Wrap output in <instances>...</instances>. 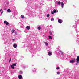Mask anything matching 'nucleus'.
I'll return each mask as SVG.
<instances>
[{"mask_svg":"<svg viewBox=\"0 0 79 79\" xmlns=\"http://www.w3.org/2000/svg\"><path fill=\"white\" fill-rule=\"evenodd\" d=\"M58 23L59 24H61L63 23V20L61 19H58Z\"/></svg>","mask_w":79,"mask_h":79,"instance_id":"f257e3e1","label":"nucleus"},{"mask_svg":"<svg viewBox=\"0 0 79 79\" xmlns=\"http://www.w3.org/2000/svg\"><path fill=\"white\" fill-rule=\"evenodd\" d=\"M76 60H77L76 62L77 63H79V56H77Z\"/></svg>","mask_w":79,"mask_h":79,"instance_id":"f03ea898","label":"nucleus"},{"mask_svg":"<svg viewBox=\"0 0 79 79\" xmlns=\"http://www.w3.org/2000/svg\"><path fill=\"white\" fill-rule=\"evenodd\" d=\"M4 24H5L7 26L9 24V23L8 22L6 21H4Z\"/></svg>","mask_w":79,"mask_h":79,"instance_id":"7ed1b4c3","label":"nucleus"},{"mask_svg":"<svg viewBox=\"0 0 79 79\" xmlns=\"http://www.w3.org/2000/svg\"><path fill=\"white\" fill-rule=\"evenodd\" d=\"M13 47L14 48H17V47H18V45L16 43H14L13 44Z\"/></svg>","mask_w":79,"mask_h":79,"instance_id":"20e7f679","label":"nucleus"},{"mask_svg":"<svg viewBox=\"0 0 79 79\" xmlns=\"http://www.w3.org/2000/svg\"><path fill=\"white\" fill-rule=\"evenodd\" d=\"M76 43L78 45H79V38H78L76 40Z\"/></svg>","mask_w":79,"mask_h":79,"instance_id":"39448f33","label":"nucleus"},{"mask_svg":"<svg viewBox=\"0 0 79 79\" xmlns=\"http://www.w3.org/2000/svg\"><path fill=\"white\" fill-rule=\"evenodd\" d=\"M18 78L19 79H21L23 78V76L21 75H19L18 76Z\"/></svg>","mask_w":79,"mask_h":79,"instance_id":"423d86ee","label":"nucleus"},{"mask_svg":"<svg viewBox=\"0 0 79 79\" xmlns=\"http://www.w3.org/2000/svg\"><path fill=\"white\" fill-rule=\"evenodd\" d=\"M75 61V59H74L73 60H71L70 61V63H74V62Z\"/></svg>","mask_w":79,"mask_h":79,"instance_id":"0eeeda50","label":"nucleus"},{"mask_svg":"<svg viewBox=\"0 0 79 79\" xmlns=\"http://www.w3.org/2000/svg\"><path fill=\"white\" fill-rule=\"evenodd\" d=\"M64 3L63 2H61V7L62 8H64Z\"/></svg>","mask_w":79,"mask_h":79,"instance_id":"6e6552de","label":"nucleus"},{"mask_svg":"<svg viewBox=\"0 0 79 79\" xmlns=\"http://www.w3.org/2000/svg\"><path fill=\"white\" fill-rule=\"evenodd\" d=\"M48 54L49 56H51L52 55V52L49 51L48 52Z\"/></svg>","mask_w":79,"mask_h":79,"instance_id":"1a4fd4ad","label":"nucleus"},{"mask_svg":"<svg viewBox=\"0 0 79 79\" xmlns=\"http://www.w3.org/2000/svg\"><path fill=\"white\" fill-rule=\"evenodd\" d=\"M11 10L10 9H8L7 10V12H8V13H11Z\"/></svg>","mask_w":79,"mask_h":79,"instance_id":"9d476101","label":"nucleus"},{"mask_svg":"<svg viewBox=\"0 0 79 79\" xmlns=\"http://www.w3.org/2000/svg\"><path fill=\"white\" fill-rule=\"evenodd\" d=\"M26 28L28 30H29L30 29V27L27 26L26 27Z\"/></svg>","mask_w":79,"mask_h":79,"instance_id":"9b49d317","label":"nucleus"},{"mask_svg":"<svg viewBox=\"0 0 79 79\" xmlns=\"http://www.w3.org/2000/svg\"><path fill=\"white\" fill-rule=\"evenodd\" d=\"M63 2H64V4H66V3L67 1L65 0H63Z\"/></svg>","mask_w":79,"mask_h":79,"instance_id":"f8f14e48","label":"nucleus"},{"mask_svg":"<svg viewBox=\"0 0 79 79\" xmlns=\"http://www.w3.org/2000/svg\"><path fill=\"white\" fill-rule=\"evenodd\" d=\"M61 3L60 1H59L57 2V4H58V5H60Z\"/></svg>","mask_w":79,"mask_h":79,"instance_id":"ddd939ff","label":"nucleus"},{"mask_svg":"<svg viewBox=\"0 0 79 79\" xmlns=\"http://www.w3.org/2000/svg\"><path fill=\"white\" fill-rule=\"evenodd\" d=\"M52 32H53V33H54V31H50L49 34L50 35H51L52 34Z\"/></svg>","mask_w":79,"mask_h":79,"instance_id":"4468645a","label":"nucleus"},{"mask_svg":"<svg viewBox=\"0 0 79 79\" xmlns=\"http://www.w3.org/2000/svg\"><path fill=\"white\" fill-rule=\"evenodd\" d=\"M49 39L51 40L52 39V37L51 36H48Z\"/></svg>","mask_w":79,"mask_h":79,"instance_id":"2eb2a0df","label":"nucleus"},{"mask_svg":"<svg viewBox=\"0 0 79 79\" xmlns=\"http://www.w3.org/2000/svg\"><path fill=\"white\" fill-rule=\"evenodd\" d=\"M12 65L14 66H16V63L13 64Z\"/></svg>","mask_w":79,"mask_h":79,"instance_id":"dca6fc26","label":"nucleus"},{"mask_svg":"<svg viewBox=\"0 0 79 79\" xmlns=\"http://www.w3.org/2000/svg\"><path fill=\"white\" fill-rule=\"evenodd\" d=\"M44 43L45 44V45L46 46H47V45H48V43H47V42H44Z\"/></svg>","mask_w":79,"mask_h":79,"instance_id":"f3484780","label":"nucleus"},{"mask_svg":"<svg viewBox=\"0 0 79 79\" xmlns=\"http://www.w3.org/2000/svg\"><path fill=\"white\" fill-rule=\"evenodd\" d=\"M15 30L14 29H13L12 30L11 32L12 33H13L15 32Z\"/></svg>","mask_w":79,"mask_h":79,"instance_id":"a211bd4d","label":"nucleus"},{"mask_svg":"<svg viewBox=\"0 0 79 79\" xmlns=\"http://www.w3.org/2000/svg\"><path fill=\"white\" fill-rule=\"evenodd\" d=\"M46 16H47V18H48V17H49V16H50V14H48Z\"/></svg>","mask_w":79,"mask_h":79,"instance_id":"6ab92c4d","label":"nucleus"},{"mask_svg":"<svg viewBox=\"0 0 79 79\" xmlns=\"http://www.w3.org/2000/svg\"><path fill=\"white\" fill-rule=\"evenodd\" d=\"M53 12L54 13H56V10L54 9L53 10Z\"/></svg>","mask_w":79,"mask_h":79,"instance_id":"aec40b11","label":"nucleus"},{"mask_svg":"<svg viewBox=\"0 0 79 79\" xmlns=\"http://www.w3.org/2000/svg\"><path fill=\"white\" fill-rule=\"evenodd\" d=\"M59 53H61V54H63V52L61 51H60Z\"/></svg>","mask_w":79,"mask_h":79,"instance_id":"412c9836","label":"nucleus"},{"mask_svg":"<svg viewBox=\"0 0 79 79\" xmlns=\"http://www.w3.org/2000/svg\"><path fill=\"white\" fill-rule=\"evenodd\" d=\"M21 18H24V16L23 15H22L21 16Z\"/></svg>","mask_w":79,"mask_h":79,"instance_id":"4be33fe9","label":"nucleus"},{"mask_svg":"<svg viewBox=\"0 0 79 79\" xmlns=\"http://www.w3.org/2000/svg\"><path fill=\"white\" fill-rule=\"evenodd\" d=\"M51 21H54V18H52L51 19Z\"/></svg>","mask_w":79,"mask_h":79,"instance_id":"5701e85b","label":"nucleus"},{"mask_svg":"<svg viewBox=\"0 0 79 79\" xmlns=\"http://www.w3.org/2000/svg\"><path fill=\"white\" fill-rule=\"evenodd\" d=\"M11 68H12V69H15V67H14V66L11 65Z\"/></svg>","mask_w":79,"mask_h":79,"instance_id":"b1692460","label":"nucleus"},{"mask_svg":"<svg viewBox=\"0 0 79 79\" xmlns=\"http://www.w3.org/2000/svg\"><path fill=\"white\" fill-rule=\"evenodd\" d=\"M57 74H58V75L60 74V73L59 72H57Z\"/></svg>","mask_w":79,"mask_h":79,"instance_id":"393cba45","label":"nucleus"},{"mask_svg":"<svg viewBox=\"0 0 79 79\" xmlns=\"http://www.w3.org/2000/svg\"><path fill=\"white\" fill-rule=\"evenodd\" d=\"M40 27H38V29L39 30H40Z\"/></svg>","mask_w":79,"mask_h":79,"instance_id":"a878e982","label":"nucleus"},{"mask_svg":"<svg viewBox=\"0 0 79 79\" xmlns=\"http://www.w3.org/2000/svg\"><path fill=\"white\" fill-rule=\"evenodd\" d=\"M73 27H74V28H76V25H73Z\"/></svg>","mask_w":79,"mask_h":79,"instance_id":"bb28decb","label":"nucleus"},{"mask_svg":"<svg viewBox=\"0 0 79 79\" xmlns=\"http://www.w3.org/2000/svg\"><path fill=\"white\" fill-rule=\"evenodd\" d=\"M76 31L77 33H78V32H79V31H78L77 30H76Z\"/></svg>","mask_w":79,"mask_h":79,"instance_id":"cd10ccee","label":"nucleus"},{"mask_svg":"<svg viewBox=\"0 0 79 79\" xmlns=\"http://www.w3.org/2000/svg\"><path fill=\"white\" fill-rule=\"evenodd\" d=\"M20 74H23V72H22V71H20Z\"/></svg>","mask_w":79,"mask_h":79,"instance_id":"c85d7f7f","label":"nucleus"},{"mask_svg":"<svg viewBox=\"0 0 79 79\" xmlns=\"http://www.w3.org/2000/svg\"><path fill=\"white\" fill-rule=\"evenodd\" d=\"M3 12H4L3 10H2V12H1V15H2V14H3Z\"/></svg>","mask_w":79,"mask_h":79,"instance_id":"c756f323","label":"nucleus"},{"mask_svg":"<svg viewBox=\"0 0 79 79\" xmlns=\"http://www.w3.org/2000/svg\"><path fill=\"white\" fill-rule=\"evenodd\" d=\"M11 61V58H10V60H9V63Z\"/></svg>","mask_w":79,"mask_h":79,"instance_id":"7c9ffc66","label":"nucleus"},{"mask_svg":"<svg viewBox=\"0 0 79 79\" xmlns=\"http://www.w3.org/2000/svg\"><path fill=\"white\" fill-rule=\"evenodd\" d=\"M60 69V67H57L56 68V69Z\"/></svg>","mask_w":79,"mask_h":79,"instance_id":"2f4dec72","label":"nucleus"},{"mask_svg":"<svg viewBox=\"0 0 79 79\" xmlns=\"http://www.w3.org/2000/svg\"><path fill=\"white\" fill-rule=\"evenodd\" d=\"M54 13H54V12H53V11L51 12V14H53Z\"/></svg>","mask_w":79,"mask_h":79,"instance_id":"473e14b6","label":"nucleus"},{"mask_svg":"<svg viewBox=\"0 0 79 79\" xmlns=\"http://www.w3.org/2000/svg\"><path fill=\"white\" fill-rule=\"evenodd\" d=\"M7 5H9V2H7Z\"/></svg>","mask_w":79,"mask_h":79,"instance_id":"72a5a7b5","label":"nucleus"},{"mask_svg":"<svg viewBox=\"0 0 79 79\" xmlns=\"http://www.w3.org/2000/svg\"><path fill=\"white\" fill-rule=\"evenodd\" d=\"M2 9H0V12H1V11H2Z\"/></svg>","mask_w":79,"mask_h":79,"instance_id":"f704fd0d","label":"nucleus"},{"mask_svg":"<svg viewBox=\"0 0 79 79\" xmlns=\"http://www.w3.org/2000/svg\"><path fill=\"white\" fill-rule=\"evenodd\" d=\"M12 40H13V41H15V40L14 39H13Z\"/></svg>","mask_w":79,"mask_h":79,"instance_id":"c9c22d12","label":"nucleus"},{"mask_svg":"<svg viewBox=\"0 0 79 79\" xmlns=\"http://www.w3.org/2000/svg\"><path fill=\"white\" fill-rule=\"evenodd\" d=\"M36 71V69H35V71Z\"/></svg>","mask_w":79,"mask_h":79,"instance_id":"e433bc0d","label":"nucleus"},{"mask_svg":"<svg viewBox=\"0 0 79 79\" xmlns=\"http://www.w3.org/2000/svg\"><path fill=\"white\" fill-rule=\"evenodd\" d=\"M76 65H77V63L76 64Z\"/></svg>","mask_w":79,"mask_h":79,"instance_id":"4c0bfd02","label":"nucleus"},{"mask_svg":"<svg viewBox=\"0 0 79 79\" xmlns=\"http://www.w3.org/2000/svg\"><path fill=\"white\" fill-rule=\"evenodd\" d=\"M15 34H16V32H15Z\"/></svg>","mask_w":79,"mask_h":79,"instance_id":"58836bf2","label":"nucleus"},{"mask_svg":"<svg viewBox=\"0 0 79 79\" xmlns=\"http://www.w3.org/2000/svg\"><path fill=\"white\" fill-rule=\"evenodd\" d=\"M77 36L78 37H79V35H77Z\"/></svg>","mask_w":79,"mask_h":79,"instance_id":"ea45409f","label":"nucleus"},{"mask_svg":"<svg viewBox=\"0 0 79 79\" xmlns=\"http://www.w3.org/2000/svg\"><path fill=\"white\" fill-rule=\"evenodd\" d=\"M56 12H58V11H56Z\"/></svg>","mask_w":79,"mask_h":79,"instance_id":"a19ab883","label":"nucleus"}]
</instances>
